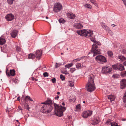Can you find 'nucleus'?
Listing matches in <instances>:
<instances>
[{"label": "nucleus", "mask_w": 126, "mask_h": 126, "mask_svg": "<svg viewBox=\"0 0 126 126\" xmlns=\"http://www.w3.org/2000/svg\"><path fill=\"white\" fill-rule=\"evenodd\" d=\"M88 83L86 86V88L88 92H91L94 90L95 88V86L94 80V76L91 74L88 77Z\"/></svg>", "instance_id": "obj_1"}, {"label": "nucleus", "mask_w": 126, "mask_h": 126, "mask_svg": "<svg viewBox=\"0 0 126 126\" xmlns=\"http://www.w3.org/2000/svg\"><path fill=\"white\" fill-rule=\"evenodd\" d=\"M40 105V112L43 113H48L51 112L53 109L51 105L45 104V102L41 103Z\"/></svg>", "instance_id": "obj_2"}, {"label": "nucleus", "mask_w": 126, "mask_h": 126, "mask_svg": "<svg viewBox=\"0 0 126 126\" xmlns=\"http://www.w3.org/2000/svg\"><path fill=\"white\" fill-rule=\"evenodd\" d=\"M55 108V113L56 115L59 117L63 115V113L66 110V107L62 106L61 105H57L54 103Z\"/></svg>", "instance_id": "obj_3"}, {"label": "nucleus", "mask_w": 126, "mask_h": 126, "mask_svg": "<svg viewBox=\"0 0 126 126\" xmlns=\"http://www.w3.org/2000/svg\"><path fill=\"white\" fill-rule=\"evenodd\" d=\"M77 33L81 36H83L87 38L93 37V31L90 30L83 29L80 30H78L77 31Z\"/></svg>", "instance_id": "obj_4"}, {"label": "nucleus", "mask_w": 126, "mask_h": 126, "mask_svg": "<svg viewBox=\"0 0 126 126\" xmlns=\"http://www.w3.org/2000/svg\"><path fill=\"white\" fill-rule=\"evenodd\" d=\"M98 46L94 44L92 45V48L91 51V53L93 54V56L101 53L100 50L98 49Z\"/></svg>", "instance_id": "obj_5"}, {"label": "nucleus", "mask_w": 126, "mask_h": 126, "mask_svg": "<svg viewBox=\"0 0 126 126\" xmlns=\"http://www.w3.org/2000/svg\"><path fill=\"white\" fill-rule=\"evenodd\" d=\"M95 60L97 62L101 64L106 63L107 61L106 58L101 55H98L96 56Z\"/></svg>", "instance_id": "obj_6"}, {"label": "nucleus", "mask_w": 126, "mask_h": 126, "mask_svg": "<svg viewBox=\"0 0 126 126\" xmlns=\"http://www.w3.org/2000/svg\"><path fill=\"white\" fill-rule=\"evenodd\" d=\"M62 7V5L61 4L59 3H58L56 4H55L54 5L53 10L54 12H58L61 10Z\"/></svg>", "instance_id": "obj_7"}, {"label": "nucleus", "mask_w": 126, "mask_h": 126, "mask_svg": "<svg viewBox=\"0 0 126 126\" xmlns=\"http://www.w3.org/2000/svg\"><path fill=\"white\" fill-rule=\"evenodd\" d=\"M112 68L109 66H104L102 67V72L103 73H107L110 72L112 70Z\"/></svg>", "instance_id": "obj_8"}, {"label": "nucleus", "mask_w": 126, "mask_h": 126, "mask_svg": "<svg viewBox=\"0 0 126 126\" xmlns=\"http://www.w3.org/2000/svg\"><path fill=\"white\" fill-rule=\"evenodd\" d=\"M6 73L7 76L8 77H10L11 76H14L15 74V71L14 69H13L10 70V73L8 69L6 68Z\"/></svg>", "instance_id": "obj_9"}, {"label": "nucleus", "mask_w": 126, "mask_h": 126, "mask_svg": "<svg viewBox=\"0 0 126 126\" xmlns=\"http://www.w3.org/2000/svg\"><path fill=\"white\" fill-rule=\"evenodd\" d=\"M92 114V111H87L84 112L82 114V116L84 118H87L88 116H91Z\"/></svg>", "instance_id": "obj_10"}, {"label": "nucleus", "mask_w": 126, "mask_h": 126, "mask_svg": "<svg viewBox=\"0 0 126 126\" xmlns=\"http://www.w3.org/2000/svg\"><path fill=\"white\" fill-rule=\"evenodd\" d=\"M35 56L37 59L39 60L42 55V51L41 50H40L36 51L35 52Z\"/></svg>", "instance_id": "obj_11"}, {"label": "nucleus", "mask_w": 126, "mask_h": 126, "mask_svg": "<svg viewBox=\"0 0 126 126\" xmlns=\"http://www.w3.org/2000/svg\"><path fill=\"white\" fill-rule=\"evenodd\" d=\"M5 17L6 19L8 21H11L14 19V16L11 14H10L7 15Z\"/></svg>", "instance_id": "obj_12"}, {"label": "nucleus", "mask_w": 126, "mask_h": 126, "mask_svg": "<svg viewBox=\"0 0 126 126\" xmlns=\"http://www.w3.org/2000/svg\"><path fill=\"white\" fill-rule=\"evenodd\" d=\"M100 121L99 118L98 117H97L95 118L93 120L91 124L94 126L98 124Z\"/></svg>", "instance_id": "obj_13"}, {"label": "nucleus", "mask_w": 126, "mask_h": 126, "mask_svg": "<svg viewBox=\"0 0 126 126\" xmlns=\"http://www.w3.org/2000/svg\"><path fill=\"white\" fill-rule=\"evenodd\" d=\"M120 88L123 89L126 86V79H122L120 82Z\"/></svg>", "instance_id": "obj_14"}, {"label": "nucleus", "mask_w": 126, "mask_h": 126, "mask_svg": "<svg viewBox=\"0 0 126 126\" xmlns=\"http://www.w3.org/2000/svg\"><path fill=\"white\" fill-rule=\"evenodd\" d=\"M67 16L69 18L71 19H73L76 17L75 15L72 13H67Z\"/></svg>", "instance_id": "obj_15"}, {"label": "nucleus", "mask_w": 126, "mask_h": 126, "mask_svg": "<svg viewBox=\"0 0 126 126\" xmlns=\"http://www.w3.org/2000/svg\"><path fill=\"white\" fill-rule=\"evenodd\" d=\"M18 32L16 30H14L10 34L13 38H15Z\"/></svg>", "instance_id": "obj_16"}, {"label": "nucleus", "mask_w": 126, "mask_h": 126, "mask_svg": "<svg viewBox=\"0 0 126 126\" xmlns=\"http://www.w3.org/2000/svg\"><path fill=\"white\" fill-rule=\"evenodd\" d=\"M74 26L77 29H81L83 27V26L80 23L75 24Z\"/></svg>", "instance_id": "obj_17"}, {"label": "nucleus", "mask_w": 126, "mask_h": 126, "mask_svg": "<svg viewBox=\"0 0 126 126\" xmlns=\"http://www.w3.org/2000/svg\"><path fill=\"white\" fill-rule=\"evenodd\" d=\"M107 97L108 99H109L111 101H113L115 99V97L114 95L111 94L107 96Z\"/></svg>", "instance_id": "obj_18"}, {"label": "nucleus", "mask_w": 126, "mask_h": 126, "mask_svg": "<svg viewBox=\"0 0 126 126\" xmlns=\"http://www.w3.org/2000/svg\"><path fill=\"white\" fill-rule=\"evenodd\" d=\"M100 24L102 27L104 29L106 30V31H107L108 30H109V28L104 23L101 22Z\"/></svg>", "instance_id": "obj_19"}, {"label": "nucleus", "mask_w": 126, "mask_h": 126, "mask_svg": "<svg viewBox=\"0 0 126 126\" xmlns=\"http://www.w3.org/2000/svg\"><path fill=\"white\" fill-rule=\"evenodd\" d=\"M22 104L23 107H24L25 109H26L29 110L30 108L29 107L28 105L26 102H23L22 103Z\"/></svg>", "instance_id": "obj_20"}, {"label": "nucleus", "mask_w": 126, "mask_h": 126, "mask_svg": "<svg viewBox=\"0 0 126 126\" xmlns=\"http://www.w3.org/2000/svg\"><path fill=\"white\" fill-rule=\"evenodd\" d=\"M118 69L120 71H122L125 69L124 66L120 63L118 64Z\"/></svg>", "instance_id": "obj_21"}, {"label": "nucleus", "mask_w": 126, "mask_h": 126, "mask_svg": "<svg viewBox=\"0 0 126 126\" xmlns=\"http://www.w3.org/2000/svg\"><path fill=\"white\" fill-rule=\"evenodd\" d=\"M44 102L45 103V104H47L50 105H51V104H52V100L48 99L45 102Z\"/></svg>", "instance_id": "obj_22"}, {"label": "nucleus", "mask_w": 126, "mask_h": 126, "mask_svg": "<svg viewBox=\"0 0 126 126\" xmlns=\"http://www.w3.org/2000/svg\"><path fill=\"white\" fill-rule=\"evenodd\" d=\"M24 99V100H25L26 101L27 100H28L29 101H33L32 99H31L30 96L28 95L26 96L25 97V98Z\"/></svg>", "instance_id": "obj_23"}, {"label": "nucleus", "mask_w": 126, "mask_h": 126, "mask_svg": "<svg viewBox=\"0 0 126 126\" xmlns=\"http://www.w3.org/2000/svg\"><path fill=\"white\" fill-rule=\"evenodd\" d=\"M35 55L34 54L31 53L29 54L28 56V57L29 59H33L35 58Z\"/></svg>", "instance_id": "obj_24"}, {"label": "nucleus", "mask_w": 126, "mask_h": 126, "mask_svg": "<svg viewBox=\"0 0 126 126\" xmlns=\"http://www.w3.org/2000/svg\"><path fill=\"white\" fill-rule=\"evenodd\" d=\"M90 39L92 41L95 43V44H96V45H100L101 44L99 41H96L94 39L92 38H91Z\"/></svg>", "instance_id": "obj_25"}, {"label": "nucleus", "mask_w": 126, "mask_h": 126, "mask_svg": "<svg viewBox=\"0 0 126 126\" xmlns=\"http://www.w3.org/2000/svg\"><path fill=\"white\" fill-rule=\"evenodd\" d=\"M6 42L5 40L3 38L0 37V44L2 45L4 44Z\"/></svg>", "instance_id": "obj_26"}, {"label": "nucleus", "mask_w": 126, "mask_h": 126, "mask_svg": "<svg viewBox=\"0 0 126 126\" xmlns=\"http://www.w3.org/2000/svg\"><path fill=\"white\" fill-rule=\"evenodd\" d=\"M118 58L122 61L126 60V58L122 55L119 56L118 57Z\"/></svg>", "instance_id": "obj_27"}, {"label": "nucleus", "mask_w": 126, "mask_h": 126, "mask_svg": "<svg viewBox=\"0 0 126 126\" xmlns=\"http://www.w3.org/2000/svg\"><path fill=\"white\" fill-rule=\"evenodd\" d=\"M16 51L18 53L20 54L21 53V49L20 47L17 46L16 47Z\"/></svg>", "instance_id": "obj_28"}, {"label": "nucleus", "mask_w": 126, "mask_h": 126, "mask_svg": "<svg viewBox=\"0 0 126 126\" xmlns=\"http://www.w3.org/2000/svg\"><path fill=\"white\" fill-rule=\"evenodd\" d=\"M119 76V75L117 74H113L112 75V77L114 79H117L118 78Z\"/></svg>", "instance_id": "obj_29"}, {"label": "nucleus", "mask_w": 126, "mask_h": 126, "mask_svg": "<svg viewBox=\"0 0 126 126\" xmlns=\"http://www.w3.org/2000/svg\"><path fill=\"white\" fill-rule=\"evenodd\" d=\"M73 64V63H70L68 64L65 65V67L66 68H69L70 67H71Z\"/></svg>", "instance_id": "obj_30"}, {"label": "nucleus", "mask_w": 126, "mask_h": 126, "mask_svg": "<svg viewBox=\"0 0 126 126\" xmlns=\"http://www.w3.org/2000/svg\"><path fill=\"white\" fill-rule=\"evenodd\" d=\"M111 126H121L118 125L117 124L116 122H112L110 123Z\"/></svg>", "instance_id": "obj_31"}, {"label": "nucleus", "mask_w": 126, "mask_h": 126, "mask_svg": "<svg viewBox=\"0 0 126 126\" xmlns=\"http://www.w3.org/2000/svg\"><path fill=\"white\" fill-rule=\"evenodd\" d=\"M108 54L109 56L110 57H112L113 55V53L110 51H108Z\"/></svg>", "instance_id": "obj_32"}, {"label": "nucleus", "mask_w": 126, "mask_h": 126, "mask_svg": "<svg viewBox=\"0 0 126 126\" xmlns=\"http://www.w3.org/2000/svg\"><path fill=\"white\" fill-rule=\"evenodd\" d=\"M76 67L78 68H81L82 67L81 66V64L80 63H78L76 64Z\"/></svg>", "instance_id": "obj_33"}, {"label": "nucleus", "mask_w": 126, "mask_h": 126, "mask_svg": "<svg viewBox=\"0 0 126 126\" xmlns=\"http://www.w3.org/2000/svg\"><path fill=\"white\" fill-rule=\"evenodd\" d=\"M123 100L124 102H126V91L123 97Z\"/></svg>", "instance_id": "obj_34"}, {"label": "nucleus", "mask_w": 126, "mask_h": 126, "mask_svg": "<svg viewBox=\"0 0 126 126\" xmlns=\"http://www.w3.org/2000/svg\"><path fill=\"white\" fill-rule=\"evenodd\" d=\"M59 21L60 23H64L65 22V20L63 18H61L59 20Z\"/></svg>", "instance_id": "obj_35"}, {"label": "nucleus", "mask_w": 126, "mask_h": 126, "mask_svg": "<svg viewBox=\"0 0 126 126\" xmlns=\"http://www.w3.org/2000/svg\"><path fill=\"white\" fill-rule=\"evenodd\" d=\"M15 0H7V1L9 4L11 5L13 3V1Z\"/></svg>", "instance_id": "obj_36"}, {"label": "nucleus", "mask_w": 126, "mask_h": 126, "mask_svg": "<svg viewBox=\"0 0 126 126\" xmlns=\"http://www.w3.org/2000/svg\"><path fill=\"white\" fill-rule=\"evenodd\" d=\"M85 7L86 8H87L91 9V8L92 7L90 5L88 4H86L85 5Z\"/></svg>", "instance_id": "obj_37"}, {"label": "nucleus", "mask_w": 126, "mask_h": 126, "mask_svg": "<svg viewBox=\"0 0 126 126\" xmlns=\"http://www.w3.org/2000/svg\"><path fill=\"white\" fill-rule=\"evenodd\" d=\"M121 76L122 77L126 76V71L121 72Z\"/></svg>", "instance_id": "obj_38"}, {"label": "nucleus", "mask_w": 126, "mask_h": 126, "mask_svg": "<svg viewBox=\"0 0 126 126\" xmlns=\"http://www.w3.org/2000/svg\"><path fill=\"white\" fill-rule=\"evenodd\" d=\"M60 78L62 81L64 80L65 79V77L64 76H63L62 74L60 75Z\"/></svg>", "instance_id": "obj_39"}, {"label": "nucleus", "mask_w": 126, "mask_h": 126, "mask_svg": "<svg viewBox=\"0 0 126 126\" xmlns=\"http://www.w3.org/2000/svg\"><path fill=\"white\" fill-rule=\"evenodd\" d=\"M107 32H108L111 35H113V32H112L109 28V30H108L107 31Z\"/></svg>", "instance_id": "obj_40"}, {"label": "nucleus", "mask_w": 126, "mask_h": 126, "mask_svg": "<svg viewBox=\"0 0 126 126\" xmlns=\"http://www.w3.org/2000/svg\"><path fill=\"white\" fill-rule=\"evenodd\" d=\"M69 85L71 87H73L74 85V83L73 82L71 81H69Z\"/></svg>", "instance_id": "obj_41"}, {"label": "nucleus", "mask_w": 126, "mask_h": 126, "mask_svg": "<svg viewBox=\"0 0 126 126\" xmlns=\"http://www.w3.org/2000/svg\"><path fill=\"white\" fill-rule=\"evenodd\" d=\"M61 64L59 63H56L55 64V67L56 68H57L59 67L61 65Z\"/></svg>", "instance_id": "obj_42"}, {"label": "nucleus", "mask_w": 126, "mask_h": 126, "mask_svg": "<svg viewBox=\"0 0 126 126\" xmlns=\"http://www.w3.org/2000/svg\"><path fill=\"white\" fill-rule=\"evenodd\" d=\"M113 68L115 69H118V64L117 65H114L113 66Z\"/></svg>", "instance_id": "obj_43"}, {"label": "nucleus", "mask_w": 126, "mask_h": 126, "mask_svg": "<svg viewBox=\"0 0 126 126\" xmlns=\"http://www.w3.org/2000/svg\"><path fill=\"white\" fill-rule=\"evenodd\" d=\"M76 69L75 68H72L70 69V71L72 73L74 71L76 70Z\"/></svg>", "instance_id": "obj_44"}, {"label": "nucleus", "mask_w": 126, "mask_h": 126, "mask_svg": "<svg viewBox=\"0 0 126 126\" xmlns=\"http://www.w3.org/2000/svg\"><path fill=\"white\" fill-rule=\"evenodd\" d=\"M76 108L78 109H80V106L79 104L77 105L76 106Z\"/></svg>", "instance_id": "obj_45"}, {"label": "nucleus", "mask_w": 126, "mask_h": 126, "mask_svg": "<svg viewBox=\"0 0 126 126\" xmlns=\"http://www.w3.org/2000/svg\"><path fill=\"white\" fill-rule=\"evenodd\" d=\"M43 75L44 77H48V73L46 72L44 73Z\"/></svg>", "instance_id": "obj_46"}, {"label": "nucleus", "mask_w": 126, "mask_h": 126, "mask_svg": "<svg viewBox=\"0 0 126 126\" xmlns=\"http://www.w3.org/2000/svg\"><path fill=\"white\" fill-rule=\"evenodd\" d=\"M51 80L53 83H56V79L55 78L52 79Z\"/></svg>", "instance_id": "obj_47"}, {"label": "nucleus", "mask_w": 126, "mask_h": 126, "mask_svg": "<svg viewBox=\"0 0 126 126\" xmlns=\"http://www.w3.org/2000/svg\"><path fill=\"white\" fill-rule=\"evenodd\" d=\"M13 82L16 83L17 82L16 79L14 78L12 79Z\"/></svg>", "instance_id": "obj_48"}, {"label": "nucleus", "mask_w": 126, "mask_h": 126, "mask_svg": "<svg viewBox=\"0 0 126 126\" xmlns=\"http://www.w3.org/2000/svg\"><path fill=\"white\" fill-rule=\"evenodd\" d=\"M82 58H78L77 59L74 60V61H76V62H77L78 61H79L80 60H81V59H82Z\"/></svg>", "instance_id": "obj_49"}, {"label": "nucleus", "mask_w": 126, "mask_h": 126, "mask_svg": "<svg viewBox=\"0 0 126 126\" xmlns=\"http://www.w3.org/2000/svg\"><path fill=\"white\" fill-rule=\"evenodd\" d=\"M32 80H35L36 81H38V79H36L34 78L33 77H32Z\"/></svg>", "instance_id": "obj_50"}, {"label": "nucleus", "mask_w": 126, "mask_h": 126, "mask_svg": "<svg viewBox=\"0 0 126 126\" xmlns=\"http://www.w3.org/2000/svg\"><path fill=\"white\" fill-rule=\"evenodd\" d=\"M92 3L95 4V6L96 7L97 6V4L96 3V2H95V0H94V1H93L92 2Z\"/></svg>", "instance_id": "obj_51"}, {"label": "nucleus", "mask_w": 126, "mask_h": 126, "mask_svg": "<svg viewBox=\"0 0 126 126\" xmlns=\"http://www.w3.org/2000/svg\"><path fill=\"white\" fill-rule=\"evenodd\" d=\"M123 53V54H126V50L125 49H123L122 50Z\"/></svg>", "instance_id": "obj_52"}, {"label": "nucleus", "mask_w": 126, "mask_h": 126, "mask_svg": "<svg viewBox=\"0 0 126 126\" xmlns=\"http://www.w3.org/2000/svg\"><path fill=\"white\" fill-rule=\"evenodd\" d=\"M123 1V2L124 3V5H125V6H126V0H122Z\"/></svg>", "instance_id": "obj_53"}, {"label": "nucleus", "mask_w": 126, "mask_h": 126, "mask_svg": "<svg viewBox=\"0 0 126 126\" xmlns=\"http://www.w3.org/2000/svg\"><path fill=\"white\" fill-rule=\"evenodd\" d=\"M59 97V95H57L56 97H55V98L56 100H58Z\"/></svg>", "instance_id": "obj_54"}, {"label": "nucleus", "mask_w": 126, "mask_h": 126, "mask_svg": "<svg viewBox=\"0 0 126 126\" xmlns=\"http://www.w3.org/2000/svg\"><path fill=\"white\" fill-rule=\"evenodd\" d=\"M123 64L125 66H126V61H125L123 62Z\"/></svg>", "instance_id": "obj_55"}, {"label": "nucleus", "mask_w": 126, "mask_h": 126, "mask_svg": "<svg viewBox=\"0 0 126 126\" xmlns=\"http://www.w3.org/2000/svg\"><path fill=\"white\" fill-rule=\"evenodd\" d=\"M121 120L123 121H125L126 120V119L124 118H122L121 119Z\"/></svg>", "instance_id": "obj_56"}, {"label": "nucleus", "mask_w": 126, "mask_h": 126, "mask_svg": "<svg viewBox=\"0 0 126 126\" xmlns=\"http://www.w3.org/2000/svg\"><path fill=\"white\" fill-rule=\"evenodd\" d=\"M20 97H18L17 98V100L18 101H19L20 100Z\"/></svg>", "instance_id": "obj_57"}, {"label": "nucleus", "mask_w": 126, "mask_h": 126, "mask_svg": "<svg viewBox=\"0 0 126 126\" xmlns=\"http://www.w3.org/2000/svg\"><path fill=\"white\" fill-rule=\"evenodd\" d=\"M124 103L125 104L124 105V106L126 108V102H124Z\"/></svg>", "instance_id": "obj_58"}, {"label": "nucleus", "mask_w": 126, "mask_h": 126, "mask_svg": "<svg viewBox=\"0 0 126 126\" xmlns=\"http://www.w3.org/2000/svg\"><path fill=\"white\" fill-rule=\"evenodd\" d=\"M62 73H63L65 74V75H67V74H68V73H67V72L65 73V72H62Z\"/></svg>", "instance_id": "obj_59"}, {"label": "nucleus", "mask_w": 126, "mask_h": 126, "mask_svg": "<svg viewBox=\"0 0 126 126\" xmlns=\"http://www.w3.org/2000/svg\"><path fill=\"white\" fill-rule=\"evenodd\" d=\"M62 105H63V106H64L65 105V103H64V102H63L62 103Z\"/></svg>", "instance_id": "obj_60"}, {"label": "nucleus", "mask_w": 126, "mask_h": 126, "mask_svg": "<svg viewBox=\"0 0 126 126\" xmlns=\"http://www.w3.org/2000/svg\"><path fill=\"white\" fill-rule=\"evenodd\" d=\"M16 121L17 122H18V123L19 124H20V123L19 122V121L18 120H16Z\"/></svg>", "instance_id": "obj_61"}, {"label": "nucleus", "mask_w": 126, "mask_h": 126, "mask_svg": "<svg viewBox=\"0 0 126 126\" xmlns=\"http://www.w3.org/2000/svg\"><path fill=\"white\" fill-rule=\"evenodd\" d=\"M57 94H60V92H57Z\"/></svg>", "instance_id": "obj_62"}, {"label": "nucleus", "mask_w": 126, "mask_h": 126, "mask_svg": "<svg viewBox=\"0 0 126 126\" xmlns=\"http://www.w3.org/2000/svg\"><path fill=\"white\" fill-rule=\"evenodd\" d=\"M109 121H107L106 122V124H108V123H109Z\"/></svg>", "instance_id": "obj_63"}, {"label": "nucleus", "mask_w": 126, "mask_h": 126, "mask_svg": "<svg viewBox=\"0 0 126 126\" xmlns=\"http://www.w3.org/2000/svg\"><path fill=\"white\" fill-rule=\"evenodd\" d=\"M90 1L91 2H92L93 1H94V0H90Z\"/></svg>", "instance_id": "obj_64"}]
</instances>
